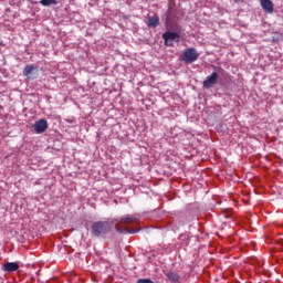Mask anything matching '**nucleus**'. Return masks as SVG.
<instances>
[{
    "instance_id": "obj_2",
    "label": "nucleus",
    "mask_w": 283,
    "mask_h": 283,
    "mask_svg": "<svg viewBox=\"0 0 283 283\" xmlns=\"http://www.w3.org/2000/svg\"><path fill=\"white\" fill-rule=\"evenodd\" d=\"M112 231V226L107 221H97L92 224V235L94 238H101V235H107Z\"/></svg>"
},
{
    "instance_id": "obj_9",
    "label": "nucleus",
    "mask_w": 283,
    "mask_h": 283,
    "mask_svg": "<svg viewBox=\"0 0 283 283\" xmlns=\"http://www.w3.org/2000/svg\"><path fill=\"white\" fill-rule=\"evenodd\" d=\"M160 19H158V15L150 17L148 19L147 25L148 28H158Z\"/></svg>"
},
{
    "instance_id": "obj_3",
    "label": "nucleus",
    "mask_w": 283,
    "mask_h": 283,
    "mask_svg": "<svg viewBox=\"0 0 283 283\" xmlns=\"http://www.w3.org/2000/svg\"><path fill=\"white\" fill-rule=\"evenodd\" d=\"M163 39L167 48H174V41L180 43V35L176 32L167 31L163 34Z\"/></svg>"
},
{
    "instance_id": "obj_4",
    "label": "nucleus",
    "mask_w": 283,
    "mask_h": 283,
    "mask_svg": "<svg viewBox=\"0 0 283 283\" xmlns=\"http://www.w3.org/2000/svg\"><path fill=\"white\" fill-rule=\"evenodd\" d=\"M198 51L195 48H190L184 51L182 54V61L185 63H195V61H198Z\"/></svg>"
},
{
    "instance_id": "obj_10",
    "label": "nucleus",
    "mask_w": 283,
    "mask_h": 283,
    "mask_svg": "<svg viewBox=\"0 0 283 283\" xmlns=\"http://www.w3.org/2000/svg\"><path fill=\"white\" fill-rule=\"evenodd\" d=\"M166 277H168V280L174 283L180 282V275H178L176 272H168Z\"/></svg>"
},
{
    "instance_id": "obj_8",
    "label": "nucleus",
    "mask_w": 283,
    "mask_h": 283,
    "mask_svg": "<svg viewBox=\"0 0 283 283\" xmlns=\"http://www.w3.org/2000/svg\"><path fill=\"white\" fill-rule=\"evenodd\" d=\"M4 271L8 273H14V271H19V265L17 262H8L4 264Z\"/></svg>"
},
{
    "instance_id": "obj_7",
    "label": "nucleus",
    "mask_w": 283,
    "mask_h": 283,
    "mask_svg": "<svg viewBox=\"0 0 283 283\" xmlns=\"http://www.w3.org/2000/svg\"><path fill=\"white\" fill-rule=\"evenodd\" d=\"M261 8L265 12V14H273L274 12V7H273V1L271 0H260Z\"/></svg>"
},
{
    "instance_id": "obj_12",
    "label": "nucleus",
    "mask_w": 283,
    "mask_h": 283,
    "mask_svg": "<svg viewBox=\"0 0 283 283\" xmlns=\"http://www.w3.org/2000/svg\"><path fill=\"white\" fill-rule=\"evenodd\" d=\"M40 3L48 8L49 6H56L57 2L56 0H41Z\"/></svg>"
},
{
    "instance_id": "obj_13",
    "label": "nucleus",
    "mask_w": 283,
    "mask_h": 283,
    "mask_svg": "<svg viewBox=\"0 0 283 283\" xmlns=\"http://www.w3.org/2000/svg\"><path fill=\"white\" fill-rule=\"evenodd\" d=\"M137 283H154V281L149 280V279H139L137 281Z\"/></svg>"
},
{
    "instance_id": "obj_5",
    "label": "nucleus",
    "mask_w": 283,
    "mask_h": 283,
    "mask_svg": "<svg viewBox=\"0 0 283 283\" xmlns=\"http://www.w3.org/2000/svg\"><path fill=\"white\" fill-rule=\"evenodd\" d=\"M217 83H218V73L217 72H212L203 81V87L206 90H209L210 87H213V85H216Z\"/></svg>"
},
{
    "instance_id": "obj_1",
    "label": "nucleus",
    "mask_w": 283,
    "mask_h": 283,
    "mask_svg": "<svg viewBox=\"0 0 283 283\" xmlns=\"http://www.w3.org/2000/svg\"><path fill=\"white\" fill-rule=\"evenodd\" d=\"M136 223H138V217L135 214H127L115 220V231H117V233H138L140 229L134 230L128 228L129 224Z\"/></svg>"
},
{
    "instance_id": "obj_14",
    "label": "nucleus",
    "mask_w": 283,
    "mask_h": 283,
    "mask_svg": "<svg viewBox=\"0 0 283 283\" xmlns=\"http://www.w3.org/2000/svg\"><path fill=\"white\" fill-rule=\"evenodd\" d=\"M235 3L243 2L244 0H233Z\"/></svg>"
},
{
    "instance_id": "obj_11",
    "label": "nucleus",
    "mask_w": 283,
    "mask_h": 283,
    "mask_svg": "<svg viewBox=\"0 0 283 283\" xmlns=\"http://www.w3.org/2000/svg\"><path fill=\"white\" fill-rule=\"evenodd\" d=\"M34 70H36V67H34L33 65H27L23 70V75L30 76V74H32V72H34Z\"/></svg>"
},
{
    "instance_id": "obj_6",
    "label": "nucleus",
    "mask_w": 283,
    "mask_h": 283,
    "mask_svg": "<svg viewBox=\"0 0 283 283\" xmlns=\"http://www.w3.org/2000/svg\"><path fill=\"white\" fill-rule=\"evenodd\" d=\"M35 134H43L48 129V120L39 119L33 125Z\"/></svg>"
}]
</instances>
